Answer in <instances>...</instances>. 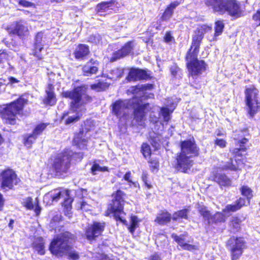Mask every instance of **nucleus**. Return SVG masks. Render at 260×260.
<instances>
[{
    "mask_svg": "<svg viewBox=\"0 0 260 260\" xmlns=\"http://www.w3.org/2000/svg\"><path fill=\"white\" fill-rule=\"evenodd\" d=\"M62 94L64 97L72 99V101L70 109L62 114L61 120L66 125L76 122L86 111L84 105L91 102V98L87 95L86 88L83 86L77 87L72 91H64Z\"/></svg>",
    "mask_w": 260,
    "mask_h": 260,
    "instance_id": "obj_1",
    "label": "nucleus"
},
{
    "mask_svg": "<svg viewBox=\"0 0 260 260\" xmlns=\"http://www.w3.org/2000/svg\"><path fill=\"white\" fill-rule=\"evenodd\" d=\"M181 151L176 157V168L183 172L189 169L193 165V158L199 154V148L193 138L181 141Z\"/></svg>",
    "mask_w": 260,
    "mask_h": 260,
    "instance_id": "obj_2",
    "label": "nucleus"
},
{
    "mask_svg": "<svg viewBox=\"0 0 260 260\" xmlns=\"http://www.w3.org/2000/svg\"><path fill=\"white\" fill-rule=\"evenodd\" d=\"M75 236L69 232L62 233L55 237L50 243L49 249L55 255H61L69 252V257L73 260L78 259L79 255L76 251H70L71 244Z\"/></svg>",
    "mask_w": 260,
    "mask_h": 260,
    "instance_id": "obj_3",
    "label": "nucleus"
},
{
    "mask_svg": "<svg viewBox=\"0 0 260 260\" xmlns=\"http://www.w3.org/2000/svg\"><path fill=\"white\" fill-rule=\"evenodd\" d=\"M206 5L220 15L227 13L230 16L238 17L241 14L240 4L236 0H207Z\"/></svg>",
    "mask_w": 260,
    "mask_h": 260,
    "instance_id": "obj_4",
    "label": "nucleus"
},
{
    "mask_svg": "<svg viewBox=\"0 0 260 260\" xmlns=\"http://www.w3.org/2000/svg\"><path fill=\"white\" fill-rule=\"evenodd\" d=\"M27 100L22 96L9 104L4 106L0 109L1 117L5 122L11 125L16 123V115H20Z\"/></svg>",
    "mask_w": 260,
    "mask_h": 260,
    "instance_id": "obj_5",
    "label": "nucleus"
},
{
    "mask_svg": "<svg viewBox=\"0 0 260 260\" xmlns=\"http://www.w3.org/2000/svg\"><path fill=\"white\" fill-rule=\"evenodd\" d=\"M146 89L145 86L138 85L132 86L128 91L132 93L135 99V102L132 105L131 108L134 110V119L138 122H141L145 116L144 110L147 108L149 104H142L143 91Z\"/></svg>",
    "mask_w": 260,
    "mask_h": 260,
    "instance_id": "obj_6",
    "label": "nucleus"
},
{
    "mask_svg": "<svg viewBox=\"0 0 260 260\" xmlns=\"http://www.w3.org/2000/svg\"><path fill=\"white\" fill-rule=\"evenodd\" d=\"M124 195L122 191L120 190H117L115 194H113L112 203L108 208L110 212L113 214L115 219L117 221L118 220L122 223L126 222V220L123 219L122 216V214H125L123 212V205L124 204Z\"/></svg>",
    "mask_w": 260,
    "mask_h": 260,
    "instance_id": "obj_7",
    "label": "nucleus"
},
{
    "mask_svg": "<svg viewBox=\"0 0 260 260\" xmlns=\"http://www.w3.org/2000/svg\"><path fill=\"white\" fill-rule=\"evenodd\" d=\"M198 54L188 52L186 56L187 68L192 76H199L206 70V64L204 61L198 59Z\"/></svg>",
    "mask_w": 260,
    "mask_h": 260,
    "instance_id": "obj_8",
    "label": "nucleus"
},
{
    "mask_svg": "<svg viewBox=\"0 0 260 260\" xmlns=\"http://www.w3.org/2000/svg\"><path fill=\"white\" fill-rule=\"evenodd\" d=\"M72 152L67 150L58 154L53 162V168L57 173L60 175L67 173L71 165Z\"/></svg>",
    "mask_w": 260,
    "mask_h": 260,
    "instance_id": "obj_9",
    "label": "nucleus"
},
{
    "mask_svg": "<svg viewBox=\"0 0 260 260\" xmlns=\"http://www.w3.org/2000/svg\"><path fill=\"white\" fill-rule=\"evenodd\" d=\"M197 209L198 212L203 216L204 221L208 225L216 224L225 221V217L222 213L217 212L214 215H212L207 208L203 205L199 204Z\"/></svg>",
    "mask_w": 260,
    "mask_h": 260,
    "instance_id": "obj_10",
    "label": "nucleus"
},
{
    "mask_svg": "<svg viewBox=\"0 0 260 260\" xmlns=\"http://www.w3.org/2000/svg\"><path fill=\"white\" fill-rule=\"evenodd\" d=\"M211 30V27L206 25H203L198 27L194 30V34L192 36L191 48L188 52L199 53L201 42L204 37V35L206 32Z\"/></svg>",
    "mask_w": 260,
    "mask_h": 260,
    "instance_id": "obj_11",
    "label": "nucleus"
},
{
    "mask_svg": "<svg viewBox=\"0 0 260 260\" xmlns=\"http://www.w3.org/2000/svg\"><path fill=\"white\" fill-rule=\"evenodd\" d=\"M228 245L232 252V260H236L239 258L245 248V242L242 238H231L228 242Z\"/></svg>",
    "mask_w": 260,
    "mask_h": 260,
    "instance_id": "obj_12",
    "label": "nucleus"
},
{
    "mask_svg": "<svg viewBox=\"0 0 260 260\" xmlns=\"http://www.w3.org/2000/svg\"><path fill=\"white\" fill-rule=\"evenodd\" d=\"M134 102H135L134 97L128 100L117 101L112 105V112L117 117L120 118L125 116L127 113L126 111L131 108Z\"/></svg>",
    "mask_w": 260,
    "mask_h": 260,
    "instance_id": "obj_13",
    "label": "nucleus"
},
{
    "mask_svg": "<svg viewBox=\"0 0 260 260\" xmlns=\"http://www.w3.org/2000/svg\"><path fill=\"white\" fill-rule=\"evenodd\" d=\"M257 90L254 88H247L245 91L246 105L248 107V113L252 117L255 113L257 108Z\"/></svg>",
    "mask_w": 260,
    "mask_h": 260,
    "instance_id": "obj_14",
    "label": "nucleus"
},
{
    "mask_svg": "<svg viewBox=\"0 0 260 260\" xmlns=\"http://www.w3.org/2000/svg\"><path fill=\"white\" fill-rule=\"evenodd\" d=\"M1 187L3 189H11L14 184H16L18 179L16 174L11 169L4 171L1 174Z\"/></svg>",
    "mask_w": 260,
    "mask_h": 260,
    "instance_id": "obj_15",
    "label": "nucleus"
},
{
    "mask_svg": "<svg viewBox=\"0 0 260 260\" xmlns=\"http://www.w3.org/2000/svg\"><path fill=\"white\" fill-rule=\"evenodd\" d=\"M105 227L104 222L94 221L93 223L88 226L86 230L85 235L89 240H93L96 237L101 235Z\"/></svg>",
    "mask_w": 260,
    "mask_h": 260,
    "instance_id": "obj_16",
    "label": "nucleus"
},
{
    "mask_svg": "<svg viewBox=\"0 0 260 260\" xmlns=\"http://www.w3.org/2000/svg\"><path fill=\"white\" fill-rule=\"evenodd\" d=\"M99 65V62L97 60L90 59L82 67L83 75L84 76L89 77L96 74L98 72Z\"/></svg>",
    "mask_w": 260,
    "mask_h": 260,
    "instance_id": "obj_17",
    "label": "nucleus"
},
{
    "mask_svg": "<svg viewBox=\"0 0 260 260\" xmlns=\"http://www.w3.org/2000/svg\"><path fill=\"white\" fill-rule=\"evenodd\" d=\"M10 34L17 35L19 37L24 36L28 34V29L24 22H17L13 24L8 28Z\"/></svg>",
    "mask_w": 260,
    "mask_h": 260,
    "instance_id": "obj_18",
    "label": "nucleus"
},
{
    "mask_svg": "<svg viewBox=\"0 0 260 260\" xmlns=\"http://www.w3.org/2000/svg\"><path fill=\"white\" fill-rule=\"evenodd\" d=\"M54 87L52 84H48L46 89V95L43 100L45 105L53 106L56 102V98L54 93Z\"/></svg>",
    "mask_w": 260,
    "mask_h": 260,
    "instance_id": "obj_19",
    "label": "nucleus"
},
{
    "mask_svg": "<svg viewBox=\"0 0 260 260\" xmlns=\"http://www.w3.org/2000/svg\"><path fill=\"white\" fill-rule=\"evenodd\" d=\"M148 77L147 72L143 70L132 69L128 74L127 79L129 81H136L146 79Z\"/></svg>",
    "mask_w": 260,
    "mask_h": 260,
    "instance_id": "obj_20",
    "label": "nucleus"
},
{
    "mask_svg": "<svg viewBox=\"0 0 260 260\" xmlns=\"http://www.w3.org/2000/svg\"><path fill=\"white\" fill-rule=\"evenodd\" d=\"M172 237L179 245L184 250L193 251L198 249L197 246L187 243L184 235L177 236L175 234H172Z\"/></svg>",
    "mask_w": 260,
    "mask_h": 260,
    "instance_id": "obj_21",
    "label": "nucleus"
},
{
    "mask_svg": "<svg viewBox=\"0 0 260 260\" xmlns=\"http://www.w3.org/2000/svg\"><path fill=\"white\" fill-rule=\"evenodd\" d=\"M89 47L85 44H80L74 53L75 57L78 60H84L89 53Z\"/></svg>",
    "mask_w": 260,
    "mask_h": 260,
    "instance_id": "obj_22",
    "label": "nucleus"
},
{
    "mask_svg": "<svg viewBox=\"0 0 260 260\" xmlns=\"http://www.w3.org/2000/svg\"><path fill=\"white\" fill-rule=\"evenodd\" d=\"M43 33L42 31L38 32L35 37L34 55L38 57L39 59L42 58L40 52L43 49Z\"/></svg>",
    "mask_w": 260,
    "mask_h": 260,
    "instance_id": "obj_23",
    "label": "nucleus"
},
{
    "mask_svg": "<svg viewBox=\"0 0 260 260\" xmlns=\"http://www.w3.org/2000/svg\"><path fill=\"white\" fill-rule=\"evenodd\" d=\"M114 7V3L112 1L103 2L97 5L96 11L99 15H104V13L108 12L109 10H112Z\"/></svg>",
    "mask_w": 260,
    "mask_h": 260,
    "instance_id": "obj_24",
    "label": "nucleus"
},
{
    "mask_svg": "<svg viewBox=\"0 0 260 260\" xmlns=\"http://www.w3.org/2000/svg\"><path fill=\"white\" fill-rule=\"evenodd\" d=\"M87 138L88 137L86 136V134H84V131L82 129L75 135L73 142L79 147L81 146H84L87 141Z\"/></svg>",
    "mask_w": 260,
    "mask_h": 260,
    "instance_id": "obj_25",
    "label": "nucleus"
},
{
    "mask_svg": "<svg viewBox=\"0 0 260 260\" xmlns=\"http://www.w3.org/2000/svg\"><path fill=\"white\" fill-rule=\"evenodd\" d=\"M214 180L221 186H229L231 184V180L223 174H216L214 175Z\"/></svg>",
    "mask_w": 260,
    "mask_h": 260,
    "instance_id": "obj_26",
    "label": "nucleus"
},
{
    "mask_svg": "<svg viewBox=\"0 0 260 260\" xmlns=\"http://www.w3.org/2000/svg\"><path fill=\"white\" fill-rule=\"evenodd\" d=\"M179 5V3L175 1L172 3L169 7L166 9L162 15V19L163 20H167L169 19L172 16L173 10Z\"/></svg>",
    "mask_w": 260,
    "mask_h": 260,
    "instance_id": "obj_27",
    "label": "nucleus"
},
{
    "mask_svg": "<svg viewBox=\"0 0 260 260\" xmlns=\"http://www.w3.org/2000/svg\"><path fill=\"white\" fill-rule=\"evenodd\" d=\"M44 240L41 237L36 238L33 243V248L41 255L45 254Z\"/></svg>",
    "mask_w": 260,
    "mask_h": 260,
    "instance_id": "obj_28",
    "label": "nucleus"
},
{
    "mask_svg": "<svg viewBox=\"0 0 260 260\" xmlns=\"http://www.w3.org/2000/svg\"><path fill=\"white\" fill-rule=\"evenodd\" d=\"M248 142V139L244 138L241 140H237V145L239 146V147L235 148L233 150V154L235 155L236 156H241L242 154L240 152H245L246 150V148L244 146V144H246Z\"/></svg>",
    "mask_w": 260,
    "mask_h": 260,
    "instance_id": "obj_29",
    "label": "nucleus"
},
{
    "mask_svg": "<svg viewBox=\"0 0 260 260\" xmlns=\"http://www.w3.org/2000/svg\"><path fill=\"white\" fill-rule=\"evenodd\" d=\"M171 219V214L168 212H161L158 214L155 221L159 224H165L170 221Z\"/></svg>",
    "mask_w": 260,
    "mask_h": 260,
    "instance_id": "obj_30",
    "label": "nucleus"
},
{
    "mask_svg": "<svg viewBox=\"0 0 260 260\" xmlns=\"http://www.w3.org/2000/svg\"><path fill=\"white\" fill-rule=\"evenodd\" d=\"M189 213V210L187 209H184L175 212L173 214L172 219L173 220L176 221L178 219L183 218L187 219L188 214Z\"/></svg>",
    "mask_w": 260,
    "mask_h": 260,
    "instance_id": "obj_31",
    "label": "nucleus"
},
{
    "mask_svg": "<svg viewBox=\"0 0 260 260\" xmlns=\"http://www.w3.org/2000/svg\"><path fill=\"white\" fill-rule=\"evenodd\" d=\"M134 47V42L130 41L127 42L121 49L118 50V53H121L123 56H125L129 54Z\"/></svg>",
    "mask_w": 260,
    "mask_h": 260,
    "instance_id": "obj_32",
    "label": "nucleus"
},
{
    "mask_svg": "<svg viewBox=\"0 0 260 260\" xmlns=\"http://www.w3.org/2000/svg\"><path fill=\"white\" fill-rule=\"evenodd\" d=\"M134 47V42L130 41L127 42L121 49L118 50V53H121L123 56H125L129 54Z\"/></svg>",
    "mask_w": 260,
    "mask_h": 260,
    "instance_id": "obj_33",
    "label": "nucleus"
},
{
    "mask_svg": "<svg viewBox=\"0 0 260 260\" xmlns=\"http://www.w3.org/2000/svg\"><path fill=\"white\" fill-rule=\"evenodd\" d=\"M73 199L71 198L67 197L64 199V202L63 203V206L64 207V212L66 215H68L69 217L71 214L72 210V203Z\"/></svg>",
    "mask_w": 260,
    "mask_h": 260,
    "instance_id": "obj_34",
    "label": "nucleus"
},
{
    "mask_svg": "<svg viewBox=\"0 0 260 260\" xmlns=\"http://www.w3.org/2000/svg\"><path fill=\"white\" fill-rule=\"evenodd\" d=\"M37 138V137L32 133L24 135L23 141L24 145L28 148H30Z\"/></svg>",
    "mask_w": 260,
    "mask_h": 260,
    "instance_id": "obj_35",
    "label": "nucleus"
},
{
    "mask_svg": "<svg viewBox=\"0 0 260 260\" xmlns=\"http://www.w3.org/2000/svg\"><path fill=\"white\" fill-rule=\"evenodd\" d=\"M230 162H228L227 164L224 165L222 167L223 169L224 170H231L233 171H235L237 170L239 168V160L235 159L234 161L233 159H230Z\"/></svg>",
    "mask_w": 260,
    "mask_h": 260,
    "instance_id": "obj_36",
    "label": "nucleus"
},
{
    "mask_svg": "<svg viewBox=\"0 0 260 260\" xmlns=\"http://www.w3.org/2000/svg\"><path fill=\"white\" fill-rule=\"evenodd\" d=\"M109 87V84L105 82H99L97 83L92 84L91 88L96 91H101L106 90Z\"/></svg>",
    "mask_w": 260,
    "mask_h": 260,
    "instance_id": "obj_37",
    "label": "nucleus"
},
{
    "mask_svg": "<svg viewBox=\"0 0 260 260\" xmlns=\"http://www.w3.org/2000/svg\"><path fill=\"white\" fill-rule=\"evenodd\" d=\"M241 192L243 196L247 198L248 204H249L250 200L252 197V190L247 186H243L241 188Z\"/></svg>",
    "mask_w": 260,
    "mask_h": 260,
    "instance_id": "obj_38",
    "label": "nucleus"
},
{
    "mask_svg": "<svg viewBox=\"0 0 260 260\" xmlns=\"http://www.w3.org/2000/svg\"><path fill=\"white\" fill-rule=\"evenodd\" d=\"M108 168L106 167H101L99 164L94 163L91 168V172L92 175H95L97 174L98 172H106L108 171Z\"/></svg>",
    "mask_w": 260,
    "mask_h": 260,
    "instance_id": "obj_39",
    "label": "nucleus"
},
{
    "mask_svg": "<svg viewBox=\"0 0 260 260\" xmlns=\"http://www.w3.org/2000/svg\"><path fill=\"white\" fill-rule=\"evenodd\" d=\"M48 124L45 123H42L37 125L34 128L32 134L35 135L37 137H38L42 132L46 128Z\"/></svg>",
    "mask_w": 260,
    "mask_h": 260,
    "instance_id": "obj_40",
    "label": "nucleus"
},
{
    "mask_svg": "<svg viewBox=\"0 0 260 260\" xmlns=\"http://www.w3.org/2000/svg\"><path fill=\"white\" fill-rule=\"evenodd\" d=\"M224 28V24L222 21L218 20L215 22V37L220 35Z\"/></svg>",
    "mask_w": 260,
    "mask_h": 260,
    "instance_id": "obj_41",
    "label": "nucleus"
},
{
    "mask_svg": "<svg viewBox=\"0 0 260 260\" xmlns=\"http://www.w3.org/2000/svg\"><path fill=\"white\" fill-rule=\"evenodd\" d=\"M160 112L163 117L164 121L168 122L170 119V113L172 111L170 112L168 108L162 107L160 109Z\"/></svg>",
    "mask_w": 260,
    "mask_h": 260,
    "instance_id": "obj_42",
    "label": "nucleus"
},
{
    "mask_svg": "<svg viewBox=\"0 0 260 260\" xmlns=\"http://www.w3.org/2000/svg\"><path fill=\"white\" fill-rule=\"evenodd\" d=\"M141 151L145 157L149 156L151 154L150 146L146 143H143L142 145Z\"/></svg>",
    "mask_w": 260,
    "mask_h": 260,
    "instance_id": "obj_43",
    "label": "nucleus"
},
{
    "mask_svg": "<svg viewBox=\"0 0 260 260\" xmlns=\"http://www.w3.org/2000/svg\"><path fill=\"white\" fill-rule=\"evenodd\" d=\"M23 205L28 210H32L34 208L32 199L30 197L26 198L23 200Z\"/></svg>",
    "mask_w": 260,
    "mask_h": 260,
    "instance_id": "obj_44",
    "label": "nucleus"
},
{
    "mask_svg": "<svg viewBox=\"0 0 260 260\" xmlns=\"http://www.w3.org/2000/svg\"><path fill=\"white\" fill-rule=\"evenodd\" d=\"M65 194L64 191H61L58 190H55L53 193H52L50 194V196L52 199L53 201L57 202L58 200L61 197H63V195Z\"/></svg>",
    "mask_w": 260,
    "mask_h": 260,
    "instance_id": "obj_45",
    "label": "nucleus"
},
{
    "mask_svg": "<svg viewBox=\"0 0 260 260\" xmlns=\"http://www.w3.org/2000/svg\"><path fill=\"white\" fill-rule=\"evenodd\" d=\"M138 223V219L137 216H134L131 218V225L129 228L131 233H133L135 232V229Z\"/></svg>",
    "mask_w": 260,
    "mask_h": 260,
    "instance_id": "obj_46",
    "label": "nucleus"
},
{
    "mask_svg": "<svg viewBox=\"0 0 260 260\" xmlns=\"http://www.w3.org/2000/svg\"><path fill=\"white\" fill-rule=\"evenodd\" d=\"M10 56L6 50H0V63L7 61Z\"/></svg>",
    "mask_w": 260,
    "mask_h": 260,
    "instance_id": "obj_47",
    "label": "nucleus"
},
{
    "mask_svg": "<svg viewBox=\"0 0 260 260\" xmlns=\"http://www.w3.org/2000/svg\"><path fill=\"white\" fill-rule=\"evenodd\" d=\"M102 40V37L98 34L91 35L89 38V41L93 43H100Z\"/></svg>",
    "mask_w": 260,
    "mask_h": 260,
    "instance_id": "obj_48",
    "label": "nucleus"
},
{
    "mask_svg": "<svg viewBox=\"0 0 260 260\" xmlns=\"http://www.w3.org/2000/svg\"><path fill=\"white\" fill-rule=\"evenodd\" d=\"M172 75L174 77H180V69L176 65H173L170 68Z\"/></svg>",
    "mask_w": 260,
    "mask_h": 260,
    "instance_id": "obj_49",
    "label": "nucleus"
},
{
    "mask_svg": "<svg viewBox=\"0 0 260 260\" xmlns=\"http://www.w3.org/2000/svg\"><path fill=\"white\" fill-rule=\"evenodd\" d=\"M112 74L115 76L112 77V78H119L122 76L123 71L121 69L116 68L112 71Z\"/></svg>",
    "mask_w": 260,
    "mask_h": 260,
    "instance_id": "obj_50",
    "label": "nucleus"
},
{
    "mask_svg": "<svg viewBox=\"0 0 260 260\" xmlns=\"http://www.w3.org/2000/svg\"><path fill=\"white\" fill-rule=\"evenodd\" d=\"M239 210L238 206L236 203L234 205H228L223 210L224 212H235Z\"/></svg>",
    "mask_w": 260,
    "mask_h": 260,
    "instance_id": "obj_51",
    "label": "nucleus"
},
{
    "mask_svg": "<svg viewBox=\"0 0 260 260\" xmlns=\"http://www.w3.org/2000/svg\"><path fill=\"white\" fill-rule=\"evenodd\" d=\"M165 42L170 43L174 42V38L172 36L170 32H167L164 37Z\"/></svg>",
    "mask_w": 260,
    "mask_h": 260,
    "instance_id": "obj_52",
    "label": "nucleus"
},
{
    "mask_svg": "<svg viewBox=\"0 0 260 260\" xmlns=\"http://www.w3.org/2000/svg\"><path fill=\"white\" fill-rule=\"evenodd\" d=\"M118 52V50L114 52L113 53V55L111 58V61H115L116 60L120 59L122 57H123V55L121 53H117Z\"/></svg>",
    "mask_w": 260,
    "mask_h": 260,
    "instance_id": "obj_53",
    "label": "nucleus"
},
{
    "mask_svg": "<svg viewBox=\"0 0 260 260\" xmlns=\"http://www.w3.org/2000/svg\"><path fill=\"white\" fill-rule=\"evenodd\" d=\"M235 203L238 206V209H240L242 206L246 205V200L244 198H240L236 201Z\"/></svg>",
    "mask_w": 260,
    "mask_h": 260,
    "instance_id": "obj_54",
    "label": "nucleus"
},
{
    "mask_svg": "<svg viewBox=\"0 0 260 260\" xmlns=\"http://www.w3.org/2000/svg\"><path fill=\"white\" fill-rule=\"evenodd\" d=\"M252 18L256 22L258 25H260V9L253 15Z\"/></svg>",
    "mask_w": 260,
    "mask_h": 260,
    "instance_id": "obj_55",
    "label": "nucleus"
},
{
    "mask_svg": "<svg viewBox=\"0 0 260 260\" xmlns=\"http://www.w3.org/2000/svg\"><path fill=\"white\" fill-rule=\"evenodd\" d=\"M215 143L221 148L225 147L226 145V142L223 139H217L215 141Z\"/></svg>",
    "mask_w": 260,
    "mask_h": 260,
    "instance_id": "obj_56",
    "label": "nucleus"
},
{
    "mask_svg": "<svg viewBox=\"0 0 260 260\" xmlns=\"http://www.w3.org/2000/svg\"><path fill=\"white\" fill-rule=\"evenodd\" d=\"M239 221L240 220L237 218L233 219L231 221L232 225L236 229V230H238L240 228Z\"/></svg>",
    "mask_w": 260,
    "mask_h": 260,
    "instance_id": "obj_57",
    "label": "nucleus"
},
{
    "mask_svg": "<svg viewBox=\"0 0 260 260\" xmlns=\"http://www.w3.org/2000/svg\"><path fill=\"white\" fill-rule=\"evenodd\" d=\"M142 179L145 185L147 186L148 188H151V185L147 183V174L145 173H143L142 176Z\"/></svg>",
    "mask_w": 260,
    "mask_h": 260,
    "instance_id": "obj_58",
    "label": "nucleus"
},
{
    "mask_svg": "<svg viewBox=\"0 0 260 260\" xmlns=\"http://www.w3.org/2000/svg\"><path fill=\"white\" fill-rule=\"evenodd\" d=\"M131 173L130 172H127L126 173V174L124 176V179L127 181H128L129 183H132L134 184V182L132 181V180L131 179Z\"/></svg>",
    "mask_w": 260,
    "mask_h": 260,
    "instance_id": "obj_59",
    "label": "nucleus"
},
{
    "mask_svg": "<svg viewBox=\"0 0 260 260\" xmlns=\"http://www.w3.org/2000/svg\"><path fill=\"white\" fill-rule=\"evenodd\" d=\"M98 260H110V258L105 254H99L96 256Z\"/></svg>",
    "mask_w": 260,
    "mask_h": 260,
    "instance_id": "obj_60",
    "label": "nucleus"
},
{
    "mask_svg": "<svg viewBox=\"0 0 260 260\" xmlns=\"http://www.w3.org/2000/svg\"><path fill=\"white\" fill-rule=\"evenodd\" d=\"M89 207V206L86 203L84 202H82L80 207L81 210L83 211H88L90 210Z\"/></svg>",
    "mask_w": 260,
    "mask_h": 260,
    "instance_id": "obj_61",
    "label": "nucleus"
},
{
    "mask_svg": "<svg viewBox=\"0 0 260 260\" xmlns=\"http://www.w3.org/2000/svg\"><path fill=\"white\" fill-rule=\"evenodd\" d=\"M8 79L9 82L8 83V84H13L14 83H17L19 82L17 79L13 77H9Z\"/></svg>",
    "mask_w": 260,
    "mask_h": 260,
    "instance_id": "obj_62",
    "label": "nucleus"
},
{
    "mask_svg": "<svg viewBox=\"0 0 260 260\" xmlns=\"http://www.w3.org/2000/svg\"><path fill=\"white\" fill-rule=\"evenodd\" d=\"M159 141V138H155V140H153L152 142V145L155 148H157L159 145L158 141Z\"/></svg>",
    "mask_w": 260,
    "mask_h": 260,
    "instance_id": "obj_63",
    "label": "nucleus"
},
{
    "mask_svg": "<svg viewBox=\"0 0 260 260\" xmlns=\"http://www.w3.org/2000/svg\"><path fill=\"white\" fill-rule=\"evenodd\" d=\"M149 260H160L159 256L155 254L153 255H152L150 257Z\"/></svg>",
    "mask_w": 260,
    "mask_h": 260,
    "instance_id": "obj_64",
    "label": "nucleus"
}]
</instances>
